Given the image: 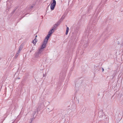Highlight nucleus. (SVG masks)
I'll use <instances>...</instances> for the list:
<instances>
[{"mask_svg":"<svg viewBox=\"0 0 123 123\" xmlns=\"http://www.w3.org/2000/svg\"><path fill=\"white\" fill-rule=\"evenodd\" d=\"M45 76V74H43V77H44V76Z\"/></svg>","mask_w":123,"mask_h":123,"instance_id":"18","label":"nucleus"},{"mask_svg":"<svg viewBox=\"0 0 123 123\" xmlns=\"http://www.w3.org/2000/svg\"><path fill=\"white\" fill-rule=\"evenodd\" d=\"M17 79H20V78H17Z\"/></svg>","mask_w":123,"mask_h":123,"instance_id":"22","label":"nucleus"},{"mask_svg":"<svg viewBox=\"0 0 123 123\" xmlns=\"http://www.w3.org/2000/svg\"><path fill=\"white\" fill-rule=\"evenodd\" d=\"M57 26L58 25L56 24L54 25V28H56Z\"/></svg>","mask_w":123,"mask_h":123,"instance_id":"12","label":"nucleus"},{"mask_svg":"<svg viewBox=\"0 0 123 123\" xmlns=\"http://www.w3.org/2000/svg\"><path fill=\"white\" fill-rule=\"evenodd\" d=\"M22 49V46H20L19 47V50L21 51V50Z\"/></svg>","mask_w":123,"mask_h":123,"instance_id":"11","label":"nucleus"},{"mask_svg":"<svg viewBox=\"0 0 123 123\" xmlns=\"http://www.w3.org/2000/svg\"><path fill=\"white\" fill-rule=\"evenodd\" d=\"M18 54L17 53V54H16L15 55V57H16V58L17 57H18Z\"/></svg>","mask_w":123,"mask_h":123,"instance_id":"13","label":"nucleus"},{"mask_svg":"<svg viewBox=\"0 0 123 123\" xmlns=\"http://www.w3.org/2000/svg\"><path fill=\"white\" fill-rule=\"evenodd\" d=\"M47 43L46 42V41H44L42 45L41 46V48L39 49L43 51V49L45 47Z\"/></svg>","mask_w":123,"mask_h":123,"instance_id":"3","label":"nucleus"},{"mask_svg":"<svg viewBox=\"0 0 123 123\" xmlns=\"http://www.w3.org/2000/svg\"><path fill=\"white\" fill-rule=\"evenodd\" d=\"M35 112V113H36V112Z\"/></svg>","mask_w":123,"mask_h":123,"instance_id":"24","label":"nucleus"},{"mask_svg":"<svg viewBox=\"0 0 123 123\" xmlns=\"http://www.w3.org/2000/svg\"><path fill=\"white\" fill-rule=\"evenodd\" d=\"M82 82V81L80 80H78L76 81L75 83L76 87H79L80 86Z\"/></svg>","mask_w":123,"mask_h":123,"instance_id":"4","label":"nucleus"},{"mask_svg":"<svg viewBox=\"0 0 123 123\" xmlns=\"http://www.w3.org/2000/svg\"><path fill=\"white\" fill-rule=\"evenodd\" d=\"M123 45V43L122 44Z\"/></svg>","mask_w":123,"mask_h":123,"instance_id":"25","label":"nucleus"},{"mask_svg":"<svg viewBox=\"0 0 123 123\" xmlns=\"http://www.w3.org/2000/svg\"><path fill=\"white\" fill-rule=\"evenodd\" d=\"M102 72H103L104 71V69L103 68H102Z\"/></svg>","mask_w":123,"mask_h":123,"instance_id":"19","label":"nucleus"},{"mask_svg":"<svg viewBox=\"0 0 123 123\" xmlns=\"http://www.w3.org/2000/svg\"><path fill=\"white\" fill-rule=\"evenodd\" d=\"M33 6H31L29 8L31 9L32 8Z\"/></svg>","mask_w":123,"mask_h":123,"instance_id":"15","label":"nucleus"},{"mask_svg":"<svg viewBox=\"0 0 123 123\" xmlns=\"http://www.w3.org/2000/svg\"><path fill=\"white\" fill-rule=\"evenodd\" d=\"M50 36L48 34L47 35V36L45 37V39L44 40V41H45L47 43L48 40L49 39Z\"/></svg>","mask_w":123,"mask_h":123,"instance_id":"5","label":"nucleus"},{"mask_svg":"<svg viewBox=\"0 0 123 123\" xmlns=\"http://www.w3.org/2000/svg\"><path fill=\"white\" fill-rule=\"evenodd\" d=\"M53 32V31L52 32V31L50 30L49 31V32L48 35H49L50 36Z\"/></svg>","mask_w":123,"mask_h":123,"instance_id":"8","label":"nucleus"},{"mask_svg":"<svg viewBox=\"0 0 123 123\" xmlns=\"http://www.w3.org/2000/svg\"><path fill=\"white\" fill-rule=\"evenodd\" d=\"M32 50H31L30 51V52H31L32 51Z\"/></svg>","mask_w":123,"mask_h":123,"instance_id":"21","label":"nucleus"},{"mask_svg":"<svg viewBox=\"0 0 123 123\" xmlns=\"http://www.w3.org/2000/svg\"><path fill=\"white\" fill-rule=\"evenodd\" d=\"M56 5V1L55 0H53V2L50 5V8L51 10H54Z\"/></svg>","mask_w":123,"mask_h":123,"instance_id":"2","label":"nucleus"},{"mask_svg":"<svg viewBox=\"0 0 123 123\" xmlns=\"http://www.w3.org/2000/svg\"><path fill=\"white\" fill-rule=\"evenodd\" d=\"M65 15H64V14L62 16L61 18L60 19H62V21L63 20V19H64V17H65Z\"/></svg>","mask_w":123,"mask_h":123,"instance_id":"9","label":"nucleus"},{"mask_svg":"<svg viewBox=\"0 0 123 123\" xmlns=\"http://www.w3.org/2000/svg\"><path fill=\"white\" fill-rule=\"evenodd\" d=\"M36 42L37 41H36V39H35L33 41H32V43H33L34 44H35L36 43Z\"/></svg>","mask_w":123,"mask_h":123,"instance_id":"10","label":"nucleus"},{"mask_svg":"<svg viewBox=\"0 0 123 123\" xmlns=\"http://www.w3.org/2000/svg\"><path fill=\"white\" fill-rule=\"evenodd\" d=\"M96 21L97 20H96V21H95H95H93V23H95L96 22Z\"/></svg>","mask_w":123,"mask_h":123,"instance_id":"17","label":"nucleus"},{"mask_svg":"<svg viewBox=\"0 0 123 123\" xmlns=\"http://www.w3.org/2000/svg\"><path fill=\"white\" fill-rule=\"evenodd\" d=\"M62 21V19H60L58 22L56 23V24L58 25V26L60 24Z\"/></svg>","mask_w":123,"mask_h":123,"instance_id":"6","label":"nucleus"},{"mask_svg":"<svg viewBox=\"0 0 123 123\" xmlns=\"http://www.w3.org/2000/svg\"><path fill=\"white\" fill-rule=\"evenodd\" d=\"M15 10L14 11H13V12H12V13H14V12H15Z\"/></svg>","mask_w":123,"mask_h":123,"instance_id":"20","label":"nucleus"},{"mask_svg":"<svg viewBox=\"0 0 123 123\" xmlns=\"http://www.w3.org/2000/svg\"><path fill=\"white\" fill-rule=\"evenodd\" d=\"M20 51H21L20 50H18V51L17 53L18 54L20 52Z\"/></svg>","mask_w":123,"mask_h":123,"instance_id":"16","label":"nucleus"},{"mask_svg":"<svg viewBox=\"0 0 123 123\" xmlns=\"http://www.w3.org/2000/svg\"><path fill=\"white\" fill-rule=\"evenodd\" d=\"M37 37V35H36V36H35V37Z\"/></svg>","mask_w":123,"mask_h":123,"instance_id":"23","label":"nucleus"},{"mask_svg":"<svg viewBox=\"0 0 123 123\" xmlns=\"http://www.w3.org/2000/svg\"><path fill=\"white\" fill-rule=\"evenodd\" d=\"M55 29V28L53 27L52 28V29L51 30L52 31H53Z\"/></svg>","mask_w":123,"mask_h":123,"instance_id":"14","label":"nucleus"},{"mask_svg":"<svg viewBox=\"0 0 123 123\" xmlns=\"http://www.w3.org/2000/svg\"><path fill=\"white\" fill-rule=\"evenodd\" d=\"M43 51L39 49L34 54L35 57L37 58L40 57V56L43 54Z\"/></svg>","mask_w":123,"mask_h":123,"instance_id":"1","label":"nucleus"},{"mask_svg":"<svg viewBox=\"0 0 123 123\" xmlns=\"http://www.w3.org/2000/svg\"><path fill=\"white\" fill-rule=\"evenodd\" d=\"M69 30V28L68 27H67L66 30V35H67L68 34V32Z\"/></svg>","mask_w":123,"mask_h":123,"instance_id":"7","label":"nucleus"}]
</instances>
